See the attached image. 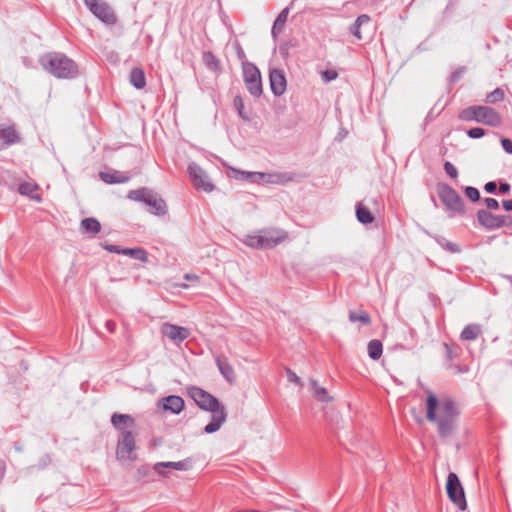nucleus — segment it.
I'll use <instances>...</instances> for the list:
<instances>
[{
	"label": "nucleus",
	"mask_w": 512,
	"mask_h": 512,
	"mask_svg": "<svg viewBox=\"0 0 512 512\" xmlns=\"http://www.w3.org/2000/svg\"><path fill=\"white\" fill-rule=\"evenodd\" d=\"M243 80L249 93L254 97L262 95V80L259 69L251 62H243Z\"/></svg>",
	"instance_id": "obj_8"
},
{
	"label": "nucleus",
	"mask_w": 512,
	"mask_h": 512,
	"mask_svg": "<svg viewBox=\"0 0 512 512\" xmlns=\"http://www.w3.org/2000/svg\"><path fill=\"white\" fill-rule=\"evenodd\" d=\"M130 83L136 89H143L146 86V77L143 69L134 67L130 72Z\"/></svg>",
	"instance_id": "obj_22"
},
{
	"label": "nucleus",
	"mask_w": 512,
	"mask_h": 512,
	"mask_svg": "<svg viewBox=\"0 0 512 512\" xmlns=\"http://www.w3.org/2000/svg\"><path fill=\"white\" fill-rule=\"evenodd\" d=\"M270 88L275 96H281L286 91V77L282 70L272 69L269 74Z\"/></svg>",
	"instance_id": "obj_15"
},
{
	"label": "nucleus",
	"mask_w": 512,
	"mask_h": 512,
	"mask_svg": "<svg viewBox=\"0 0 512 512\" xmlns=\"http://www.w3.org/2000/svg\"><path fill=\"white\" fill-rule=\"evenodd\" d=\"M189 396L202 410L212 412L211 421L204 428V432L212 434L218 431L222 424L226 421V411L223 406H220L219 401L210 393L199 387H190L188 389Z\"/></svg>",
	"instance_id": "obj_2"
},
{
	"label": "nucleus",
	"mask_w": 512,
	"mask_h": 512,
	"mask_svg": "<svg viewBox=\"0 0 512 512\" xmlns=\"http://www.w3.org/2000/svg\"><path fill=\"white\" fill-rule=\"evenodd\" d=\"M499 192L502 194H508L510 192V184L507 182H501L499 185Z\"/></svg>",
	"instance_id": "obj_48"
},
{
	"label": "nucleus",
	"mask_w": 512,
	"mask_h": 512,
	"mask_svg": "<svg viewBox=\"0 0 512 512\" xmlns=\"http://www.w3.org/2000/svg\"><path fill=\"white\" fill-rule=\"evenodd\" d=\"M21 138L14 126H0V141L9 146L20 142Z\"/></svg>",
	"instance_id": "obj_19"
},
{
	"label": "nucleus",
	"mask_w": 512,
	"mask_h": 512,
	"mask_svg": "<svg viewBox=\"0 0 512 512\" xmlns=\"http://www.w3.org/2000/svg\"><path fill=\"white\" fill-rule=\"evenodd\" d=\"M81 229L84 233L95 235L100 232L101 224L96 218H85L81 221Z\"/></svg>",
	"instance_id": "obj_24"
},
{
	"label": "nucleus",
	"mask_w": 512,
	"mask_h": 512,
	"mask_svg": "<svg viewBox=\"0 0 512 512\" xmlns=\"http://www.w3.org/2000/svg\"><path fill=\"white\" fill-rule=\"evenodd\" d=\"M244 244L256 249H263V243L261 240V233L255 235H247L245 239L243 240Z\"/></svg>",
	"instance_id": "obj_31"
},
{
	"label": "nucleus",
	"mask_w": 512,
	"mask_h": 512,
	"mask_svg": "<svg viewBox=\"0 0 512 512\" xmlns=\"http://www.w3.org/2000/svg\"><path fill=\"white\" fill-rule=\"evenodd\" d=\"M467 135L472 139H479L485 135V130L481 127H474L467 131Z\"/></svg>",
	"instance_id": "obj_39"
},
{
	"label": "nucleus",
	"mask_w": 512,
	"mask_h": 512,
	"mask_svg": "<svg viewBox=\"0 0 512 512\" xmlns=\"http://www.w3.org/2000/svg\"><path fill=\"white\" fill-rule=\"evenodd\" d=\"M84 3L102 22L110 25L116 23V14L106 2L101 0H84Z\"/></svg>",
	"instance_id": "obj_10"
},
{
	"label": "nucleus",
	"mask_w": 512,
	"mask_h": 512,
	"mask_svg": "<svg viewBox=\"0 0 512 512\" xmlns=\"http://www.w3.org/2000/svg\"><path fill=\"white\" fill-rule=\"evenodd\" d=\"M437 192L440 200L448 210L458 214L465 213L464 201L455 189L448 184L440 183L437 186Z\"/></svg>",
	"instance_id": "obj_7"
},
{
	"label": "nucleus",
	"mask_w": 512,
	"mask_h": 512,
	"mask_svg": "<svg viewBox=\"0 0 512 512\" xmlns=\"http://www.w3.org/2000/svg\"><path fill=\"white\" fill-rule=\"evenodd\" d=\"M504 91L501 88H496L494 91L490 92L486 96V102L490 104H495L497 102H501L504 100Z\"/></svg>",
	"instance_id": "obj_34"
},
{
	"label": "nucleus",
	"mask_w": 512,
	"mask_h": 512,
	"mask_svg": "<svg viewBox=\"0 0 512 512\" xmlns=\"http://www.w3.org/2000/svg\"><path fill=\"white\" fill-rule=\"evenodd\" d=\"M502 206L506 211H512V199L503 200Z\"/></svg>",
	"instance_id": "obj_50"
},
{
	"label": "nucleus",
	"mask_w": 512,
	"mask_h": 512,
	"mask_svg": "<svg viewBox=\"0 0 512 512\" xmlns=\"http://www.w3.org/2000/svg\"><path fill=\"white\" fill-rule=\"evenodd\" d=\"M216 364L221 373V375L229 382L233 383L235 381V372L233 367L228 361V358L224 355H218L216 357Z\"/></svg>",
	"instance_id": "obj_17"
},
{
	"label": "nucleus",
	"mask_w": 512,
	"mask_h": 512,
	"mask_svg": "<svg viewBox=\"0 0 512 512\" xmlns=\"http://www.w3.org/2000/svg\"><path fill=\"white\" fill-rule=\"evenodd\" d=\"M287 378L290 382H293L297 385H302L301 379L294 373L291 369H286Z\"/></svg>",
	"instance_id": "obj_42"
},
{
	"label": "nucleus",
	"mask_w": 512,
	"mask_h": 512,
	"mask_svg": "<svg viewBox=\"0 0 512 512\" xmlns=\"http://www.w3.org/2000/svg\"><path fill=\"white\" fill-rule=\"evenodd\" d=\"M464 193L472 202H477L480 199V192L475 187L467 186Z\"/></svg>",
	"instance_id": "obj_37"
},
{
	"label": "nucleus",
	"mask_w": 512,
	"mask_h": 512,
	"mask_svg": "<svg viewBox=\"0 0 512 512\" xmlns=\"http://www.w3.org/2000/svg\"><path fill=\"white\" fill-rule=\"evenodd\" d=\"M458 119L466 122L475 121L490 127H499L502 124L500 114L490 106L473 105L461 110Z\"/></svg>",
	"instance_id": "obj_5"
},
{
	"label": "nucleus",
	"mask_w": 512,
	"mask_h": 512,
	"mask_svg": "<svg viewBox=\"0 0 512 512\" xmlns=\"http://www.w3.org/2000/svg\"><path fill=\"white\" fill-rule=\"evenodd\" d=\"M100 179L107 184L126 183L130 180V176L117 170L101 171Z\"/></svg>",
	"instance_id": "obj_16"
},
{
	"label": "nucleus",
	"mask_w": 512,
	"mask_h": 512,
	"mask_svg": "<svg viewBox=\"0 0 512 512\" xmlns=\"http://www.w3.org/2000/svg\"><path fill=\"white\" fill-rule=\"evenodd\" d=\"M115 245H112V244H105L103 245V248L109 252H112L113 253V248H114Z\"/></svg>",
	"instance_id": "obj_54"
},
{
	"label": "nucleus",
	"mask_w": 512,
	"mask_h": 512,
	"mask_svg": "<svg viewBox=\"0 0 512 512\" xmlns=\"http://www.w3.org/2000/svg\"><path fill=\"white\" fill-rule=\"evenodd\" d=\"M426 408V417L430 422L437 424L440 437H449L456 427V421L459 416L454 400L449 397L438 400L433 393H429L426 400Z\"/></svg>",
	"instance_id": "obj_1"
},
{
	"label": "nucleus",
	"mask_w": 512,
	"mask_h": 512,
	"mask_svg": "<svg viewBox=\"0 0 512 512\" xmlns=\"http://www.w3.org/2000/svg\"><path fill=\"white\" fill-rule=\"evenodd\" d=\"M368 355L373 360H378L383 352V345L381 341L373 339L368 343Z\"/></svg>",
	"instance_id": "obj_28"
},
{
	"label": "nucleus",
	"mask_w": 512,
	"mask_h": 512,
	"mask_svg": "<svg viewBox=\"0 0 512 512\" xmlns=\"http://www.w3.org/2000/svg\"><path fill=\"white\" fill-rule=\"evenodd\" d=\"M111 423L116 430L120 431L116 451L117 458L134 460L135 457L132 456V452L136 448V442L131 430L135 426L134 418L128 414L114 413L111 417Z\"/></svg>",
	"instance_id": "obj_3"
},
{
	"label": "nucleus",
	"mask_w": 512,
	"mask_h": 512,
	"mask_svg": "<svg viewBox=\"0 0 512 512\" xmlns=\"http://www.w3.org/2000/svg\"><path fill=\"white\" fill-rule=\"evenodd\" d=\"M484 202L490 210H497L499 208V203L494 198H485Z\"/></svg>",
	"instance_id": "obj_45"
},
{
	"label": "nucleus",
	"mask_w": 512,
	"mask_h": 512,
	"mask_svg": "<svg viewBox=\"0 0 512 512\" xmlns=\"http://www.w3.org/2000/svg\"><path fill=\"white\" fill-rule=\"evenodd\" d=\"M162 407L173 414H179L185 406L184 400L177 395H170L162 399Z\"/></svg>",
	"instance_id": "obj_18"
},
{
	"label": "nucleus",
	"mask_w": 512,
	"mask_h": 512,
	"mask_svg": "<svg viewBox=\"0 0 512 512\" xmlns=\"http://www.w3.org/2000/svg\"><path fill=\"white\" fill-rule=\"evenodd\" d=\"M105 327L110 333H114L116 330V323L112 320H108L105 323Z\"/></svg>",
	"instance_id": "obj_49"
},
{
	"label": "nucleus",
	"mask_w": 512,
	"mask_h": 512,
	"mask_svg": "<svg viewBox=\"0 0 512 512\" xmlns=\"http://www.w3.org/2000/svg\"><path fill=\"white\" fill-rule=\"evenodd\" d=\"M349 320L351 322H361L364 325H369L371 323L370 315L363 310L360 311H350L349 312Z\"/></svg>",
	"instance_id": "obj_29"
},
{
	"label": "nucleus",
	"mask_w": 512,
	"mask_h": 512,
	"mask_svg": "<svg viewBox=\"0 0 512 512\" xmlns=\"http://www.w3.org/2000/svg\"><path fill=\"white\" fill-rule=\"evenodd\" d=\"M37 188H38L37 185L34 183L23 182L19 185L18 191L22 195H27V196L34 198L33 193L37 190Z\"/></svg>",
	"instance_id": "obj_35"
},
{
	"label": "nucleus",
	"mask_w": 512,
	"mask_h": 512,
	"mask_svg": "<svg viewBox=\"0 0 512 512\" xmlns=\"http://www.w3.org/2000/svg\"><path fill=\"white\" fill-rule=\"evenodd\" d=\"M435 239L441 247L451 253H458L461 251L460 247L456 243L450 242L444 237L438 236Z\"/></svg>",
	"instance_id": "obj_32"
},
{
	"label": "nucleus",
	"mask_w": 512,
	"mask_h": 512,
	"mask_svg": "<svg viewBox=\"0 0 512 512\" xmlns=\"http://www.w3.org/2000/svg\"><path fill=\"white\" fill-rule=\"evenodd\" d=\"M501 145L506 153L512 154V141L510 139L502 138Z\"/></svg>",
	"instance_id": "obj_44"
},
{
	"label": "nucleus",
	"mask_w": 512,
	"mask_h": 512,
	"mask_svg": "<svg viewBox=\"0 0 512 512\" xmlns=\"http://www.w3.org/2000/svg\"><path fill=\"white\" fill-rule=\"evenodd\" d=\"M484 189L487 193H495L497 189V184L494 181L487 182L484 186Z\"/></svg>",
	"instance_id": "obj_46"
},
{
	"label": "nucleus",
	"mask_w": 512,
	"mask_h": 512,
	"mask_svg": "<svg viewBox=\"0 0 512 512\" xmlns=\"http://www.w3.org/2000/svg\"><path fill=\"white\" fill-rule=\"evenodd\" d=\"M163 468H172L175 470L185 471L189 468V462L187 460L178 462H159L154 466V470L159 474H163Z\"/></svg>",
	"instance_id": "obj_21"
},
{
	"label": "nucleus",
	"mask_w": 512,
	"mask_h": 512,
	"mask_svg": "<svg viewBox=\"0 0 512 512\" xmlns=\"http://www.w3.org/2000/svg\"><path fill=\"white\" fill-rule=\"evenodd\" d=\"M188 174L196 189H202L205 192L214 190V185L210 182L206 172L195 162L188 165Z\"/></svg>",
	"instance_id": "obj_12"
},
{
	"label": "nucleus",
	"mask_w": 512,
	"mask_h": 512,
	"mask_svg": "<svg viewBox=\"0 0 512 512\" xmlns=\"http://www.w3.org/2000/svg\"><path fill=\"white\" fill-rule=\"evenodd\" d=\"M160 332L175 344H180L191 335L190 329L165 322L160 327Z\"/></svg>",
	"instance_id": "obj_13"
},
{
	"label": "nucleus",
	"mask_w": 512,
	"mask_h": 512,
	"mask_svg": "<svg viewBox=\"0 0 512 512\" xmlns=\"http://www.w3.org/2000/svg\"><path fill=\"white\" fill-rule=\"evenodd\" d=\"M203 62L211 70L216 71L219 68V60L210 51L203 53Z\"/></svg>",
	"instance_id": "obj_33"
},
{
	"label": "nucleus",
	"mask_w": 512,
	"mask_h": 512,
	"mask_svg": "<svg viewBox=\"0 0 512 512\" xmlns=\"http://www.w3.org/2000/svg\"><path fill=\"white\" fill-rule=\"evenodd\" d=\"M289 11L290 7L284 8L275 19L271 30V34L274 39H276L278 35L283 31L289 15Z\"/></svg>",
	"instance_id": "obj_20"
},
{
	"label": "nucleus",
	"mask_w": 512,
	"mask_h": 512,
	"mask_svg": "<svg viewBox=\"0 0 512 512\" xmlns=\"http://www.w3.org/2000/svg\"><path fill=\"white\" fill-rule=\"evenodd\" d=\"M370 22V17L366 14H361L357 17L355 22L350 26L349 30L351 34H353L358 40L362 39V35L360 32V28L364 24H368Z\"/></svg>",
	"instance_id": "obj_26"
},
{
	"label": "nucleus",
	"mask_w": 512,
	"mask_h": 512,
	"mask_svg": "<svg viewBox=\"0 0 512 512\" xmlns=\"http://www.w3.org/2000/svg\"><path fill=\"white\" fill-rule=\"evenodd\" d=\"M444 170L451 178L456 179L458 177V171L451 162L446 161L444 163Z\"/></svg>",
	"instance_id": "obj_40"
},
{
	"label": "nucleus",
	"mask_w": 512,
	"mask_h": 512,
	"mask_svg": "<svg viewBox=\"0 0 512 512\" xmlns=\"http://www.w3.org/2000/svg\"><path fill=\"white\" fill-rule=\"evenodd\" d=\"M233 104H234V107L237 110L239 116L242 119L247 120L248 117L243 112V110H244V103H243V99L241 98V96H236L234 98V100H233Z\"/></svg>",
	"instance_id": "obj_38"
},
{
	"label": "nucleus",
	"mask_w": 512,
	"mask_h": 512,
	"mask_svg": "<svg viewBox=\"0 0 512 512\" xmlns=\"http://www.w3.org/2000/svg\"><path fill=\"white\" fill-rule=\"evenodd\" d=\"M479 223L488 230L498 229L512 223L509 215H494L490 211L481 209L477 212Z\"/></svg>",
	"instance_id": "obj_11"
},
{
	"label": "nucleus",
	"mask_w": 512,
	"mask_h": 512,
	"mask_svg": "<svg viewBox=\"0 0 512 512\" xmlns=\"http://www.w3.org/2000/svg\"><path fill=\"white\" fill-rule=\"evenodd\" d=\"M290 46H291L290 42H285L282 45H280V47H279V53L284 59L288 58V56H289Z\"/></svg>",
	"instance_id": "obj_43"
},
{
	"label": "nucleus",
	"mask_w": 512,
	"mask_h": 512,
	"mask_svg": "<svg viewBox=\"0 0 512 512\" xmlns=\"http://www.w3.org/2000/svg\"><path fill=\"white\" fill-rule=\"evenodd\" d=\"M463 72H464V68H462V69H460V70L455 71L454 73H452V75H451V79H452V81H456V80H458V79L461 77V75H462V73H463Z\"/></svg>",
	"instance_id": "obj_51"
},
{
	"label": "nucleus",
	"mask_w": 512,
	"mask_h": 512,
	"mask_svg": "<svg viewBox=\"0 0 512 512\" xmlns=\"http://www.w3.org/2000/svg\"><path fill=\"white\" fill-rule=\"evenodd\" d=\"M128 198L134 201L143 202L150 207L149 211L157 216H163L167 213V205L158 193L146 187L131 190Z\"/></svg>",
	"instance_id": "obj_6"
},
{
	"label": "nucleus",
	"mask_w": 512,
	"mask_h": 512,
	"mask_svg": "<svg viewBox=\"0 0 512 512\" xmlns=\"http://www.w3.org/2000/svg\"><path fill=\"white\" fill-rule=\"evenodd\" d=\"M263 248H273L287 238V232L276 228L260 230Z\"/></svg>",
	"instance_id": "obj_14"
},
{
	"label": "nucleus",
	"mask_w": 512,
	"mask_h": 512,
	"mask_svg": "<svg viewBox=\"0 0 512 512\" xmlns=\"http://www.w3.org/2000/svg\"><path fill=\"white\" fill-rule=\"evenodd\" d=\"M310 387H311V391L313 393V396L318 401L328 402L329 400H331V398L328 395V392H327L326 388L319 386L318 382L316 380H313V379L310 380Z\"/></svg>",
	"instance_id": "obj_27"
},
{
	"label": "nucleus",
	"mask_w": 512,
	"mask_h": 512,
	"mask_svg": "<svg viewBox=\"0 0 512 512\" xmlns=\"http://www.w3.org/2000/svg\"><path fill=\"white\" fill-rule=\"evenodd\" d=\"M481 332L482 330L479 324H469L462 330L460 338L464 341L475 340Z\"/></svg>",
	"instance_id": "obj_23"
},
{
	"label": "nucleus",
	"mask_w": 512,
	"mask_h": 512,
	"mask_svg": "<svg viewBox=\"0 0 512 512\" xmlns=\"http://www.w3.org/2000/svg\"><path fill=\"white\" fill-rule=\"evenodd\" d=\"M124 255L144 263L148 261L147 252L142 248H125Z\"/></svg>",
	"instance_id": "obj_30"
},
{
	"label": "nucleus",
	"mask_w": 512,
	"mask_h": 512,
	"mask_svg": "<svg viewBox=\"0 0 512 512\" xmlns=\"http://www.w3.org/2000/svg\"><path fill=\"white\" fill-rule=\"evenodd\" d=\"M42 68L58 79H72L77 77L78 65L74 60L61 52H48L39 57Z\"/></svg>",
	"instance_id": "obj_4"
},
{
	"label": "nucleus",
	"mask_w": 512,
	"mask_h": 512,
	"mask_svg": "<svg viewBox=\"0 0 512 512\" xmlns=\"http://www.w3.org/2000/svg\"><path fill=\"white\" fill-rule=\"evenodd\" d=\"M356 217L362 224H370L374 221V216L370 210L361 203L356 204Z\"/></svg>",
	"instance_id": "obj_25"
},
{
	"label": "nucleus",
	"mask_w": 512,
	"mask_h": 512,
	"mask_svg": "<svg viewBox=\"0 0 512 512\" xmlns=\"http://www.w3.org/2000/svg\"><path fill=\"white\" fill-rule=\"evenodd\" d=\"M446 491L448 498L453 502L461 511L467 508V502L463 486L454 472H450L447 476Z\"/></svg>",
	"instance_id": "obj_9"
},
{
	"label": "nucleus",
	"mask_w": 512,
	"mask_h": 512,
	"mask_svg": "<svg viewBox=\"0 0 512 512\" xmlns=\"http://www.w3.org/2000/svg\"><path fill=\"white\" fill-rule=\"evenodd\" d=\"M5 473V463L0 461V480L4 477Z\"/></svg>",
	"instance_id": "obj_53"
},
{
	"label": "nucleus",
	"mask_w": 512,
	"mask_h": 512,
	"mask_svg": "<svg viewBox=\"0 0 512 512\" xmlns=\"http://www.w3.org/2000/svg\"><path fill=\"white\" fill-rule=\"evenodd\" d=\"M236 52H237V57L239 58V60H241L242 63L248 62L246 60L245 52L239 44H237V46H236Z\"/></svg>",
	"instance_id": "obj_47"
},
{
	"label": "nucleus",
	"mask_w": 512,
	"mask_h": 512,
	"mask_svg": "<svg viewBox=\"0 0 512 512\" xmlns=\"http://www.w3.org/2000/svg\"><path fill=\"white\" fill-rule=\"evenodd\" d=\"M322 79L325 82H330L332 80H335L338 76V73L335 70L328 69L321 73Z\"/></svg>",
	"instance_id": "obj_41"
},
{
	"label": "nucleus",
	"mask_w": 512,
	"mask_h": 512,
	"mask_svg": "<svg viewBox=\"0 0 512 512\" xmlns=\"http://www.w3.org/2000/svg\"><path fill=\"white\" fill-rule=\"evenodd\" d=\"M124 251H125V248H122L118 245H115L114 248H113V253H116V254H123L124 255Z\"/></svg>",
	"instance_id": "obj_52"
},
{
	"label": "nucleus",
	"mask_w": 512,
	"mask_h": 512,
	"mask_svg": "<svg viewBox=\"0 0 512 512\" xmlns=\"http://www.w3.org/2000/svg\"><path fill=\"white\" fill-rule=\"evenodd\" d=\"M232 171L234 173V177L239 180H248V179L254 177L255 175H259L260 177H263L262 173L246 172V171H241V170H237V169H232Z\"/></svg>",
	"instance_id": "obj_36"
}]
</instances>
